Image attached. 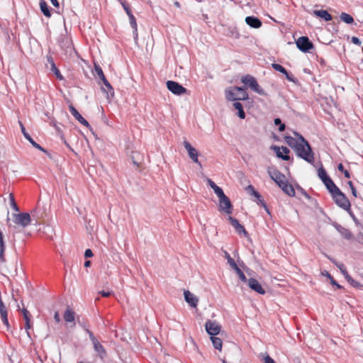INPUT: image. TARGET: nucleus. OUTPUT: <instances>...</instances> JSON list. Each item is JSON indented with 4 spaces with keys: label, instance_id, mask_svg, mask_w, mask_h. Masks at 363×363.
I'll return each mask as SVG.
<instances>
[{
    "label": "nucleus",
    "instance_id": "nucleus-1",
    "mask_svg": "<svg viewBox=\"0 0 363 363\" xmlns=\"http://www.w3.org/2000/svg\"><path fill=\"white\" fill-rule=\"evenodd\" d=\"M294 134L298 137V139L291 136H286V143L295 150L298 157L310 164H313L314 162V153L311 145L301 135L296 132H294Z\"/></svg>",
    "mask_w": 363,
    "mask_h": 363
},
{
    "label": "nucleus",
    "instance_id": "nucleus-2",
    "mask_svg": "<svg viewBox=\"0 0 363 363\" xmlns=\"http://www.w3.org/2000/svg\"><path fill=\"white\" fill-rule=\"evenodd\" d=\"M328 191L339 207L347 211H350L351 204L350 201L336 185H334L333 187L328 189Z\"/></svg>",
    "mask_w": 363,
    "mask_h": 363
},
{
    "label": "nucleus",
    "instance_id": "nucleus-3",
    "mask_svg": "<svg viewBox=\"0 0 363 363\" xmlns=\"http://www.w3.org/2000/svg\"><path fill=\"white\" fill-rule=\"evenodd\" d=\"M225 97L228 101H244L248 99L245 88L234 86L225 90Z\"/></svg>",
    "mask_w": 363,
    "mask_h": 363
},
{
    "label": "nucleus",
    "instance_id": "nucleus-4",
    "mask_svg": "<svg viewBox=\"0 0 363 363\" xmlns=\"http://www.w3.org/2000/svg\"><path fill=\"white\" fill-rule=\"evenodd\" d=\"M86 333L89 335L90 340L93 345L94 351L97 353L98 356L104 359L106 357V351L104 347L99 341V340L94 336V333L87 328H85Z\"/></svg>",
    "mask_w": 363,
    "mask_h": 363
},
{
    "label": "nucleus",
    "instance_id": "nucleus-5",
    "mask_svg": "<svg viewBox=\"0 0 363 363\" xmlns=\"http://www.w3.org/2000/svg\"><path fill=\"white\" fill-rule=\"evenodd\" d=\"M241 81L245 84H247L249 87L255 91L256 93L259 94V95L266 96L267 94L265 91L260 87V86L258 84L257 80L255 77L252 76H250L249 74L245 75L242 77Z\"/></svg>",
    "mask_w": 363,
    "mask_h": 363
},
{
    "label": "nucleus",
    "instance_id": "nucleus-6",
    "mask_svg": "<svg viewBox=\"0 0 363 363\" xmlns=\"http://www.w3.org/2000/svg\"><path fill=\"white\" fill-rule=\"evenodd\" d=\"M13 217L15 224L23 228L28 226L31 221L30 214L28 213L13 214Z\"/></svg>",
    "mask_w": 363,
    "mask_h": 363
},
{
    "label": "nucleus",
    "instance_id": "nucleus-7",
    "mask_svg": "<svg viewBox=\"0 0 363 363\" xmlns=\"http://www.w3.org/2000/svg\"><path fill=\"white\" fill-rule=\"evenodd\" d=\"M267 172L271 179L274 180L279 187L281 186L285 182H286L284 174L281 173L275 168L269 167Z\"/></svg>",
    "mask_w": 363,
    "mask_h": 363
},
{
    "label": "nucleus",
    "instance_id": "nucleus-8",
    "mask_svg": "<svg viewBox=\"0 0 363 363\" xmlns=\"http://www.w3.org/2000/svg\"><path fill=\"white\" fill-rule=\"evenodd\" d=\"M297 48L303 52H308L313 48V44L306 36H301L296 42Z\"/></svg>",
    "mask_w": 363,
    "mask_h": 363
},
{
    "label": "nucleus",
    "instance_id": "nucleus-9",
    "mask_svg": "<svg viewBox=\"0 0 363 363\" xmlns=\"http://www.w3.org/2000/svg\"><path fill=\"white\" fill-rule=\"evenodd\" d=\"M167 87L172 93L176 95H182L186 92V89L183 86L174 81H167Z\"/></svg>",
    "mask_w": 363,
    "mask_h": 363
},
{
    "label": "nucleus",
    "instance_id": "nucleus-10",
    "mask_svg": "<svg viewBox=\"0 0 363 363\" xmlns=\"http://www.w3.org/2000/svg\"><path fill=\"white\" fill-rule=\"evenodd\" d=\"M318 176L323 182L328 190L335 185L322 166L318 169Z\"/></svg>",
    "mask_w": 363,
    "mask_h": 363
},
{
    "label": "nucleus",
    "instance_id": "nucleus-11",
    "mask_svg": "<svg viewBox=\"0 0 363 363\" xmlns=\"http://www.w3.org/2000/svg\"><path fill=\"white\" fill-rule=\"evenodd\" d=\"M219 200V210L220 211H223L224 213L227 214L232 213L233 210V206L232 203L229 199V198L227 196H224L220 199Z\"/></svg>",
    "mask_w": 363,
    "mask_h": 363
},
{
    "label": "nucleus",
    "instance_id": "nucleus-12",
    "mask_svg": "<svg viewBox=\"0 0 363 363\" xmlns=\"http://www.w3.org/2000/svg\"><path fill=\"white\" fill-rule=\"evenodd\" d=\"M184 146L186 150L187 151L189 157L191 158V160L194 162L201 165V163L198 159L199 154L197 150L194 147H192L191 145L186 140L184 141Z\"/></svg>",
    "mask_w": 363,
    "mask_h": 363
},
{
    "label": "nucleus",
    "instance_id": "nucleus-13",
    "mask_svg": "<svg viewBox=\"0 0 363 363\" xmlns=\"http://www.w3.org/2000/svg\"><path fill=\"white\" fill-rule=\"evenodd\" d=\"M205 327L206 332L211 337L218 335L220 331V326L216 321L208 320L206 323Z\"/></svg>",
    "mask_w": 363,
    "mask_h": 363
},
{
    "label": "nucleus",
    "instance_id": "nucleus-14",
    "mask_svg": "<svg viewBox=\"0 0 363 363\" xmlns=\"http://www.w3.org/2000/svg\"><path fill=\"white\" fill-rule=\"evenodd\" d=\"M184 296L185 301L188 303V304L192 308H196L199 298L192 293H191L188 290H185L184 291Z\"/></svg>",
    "mask_w": 363,
    "mask_h": 363
},
{
    "label": "nucleus",
    "instance_id": "nucleus-15",
    "mask_svg": "<svg viewBox=\"0 0 363 363\" xmlns=\"http://www.w3.org/2000/svg\"><path fill=\"white\" fill-rule=\"evenodd\" d=\"M249 287L259 294H264L265 291L258 281L254 278H250L247 281Z\"/></svg>",
    "mask_w": 363,
    "mask_h": 363
},
{
    "label": "nucleus",
    "instance_id": "nucleus-16",
    "mask_svg": "<svg viewBox=\"0 0 363 363\" xmlns=\"http://www.w3.org/2000/svg\"><path fill=\"white\" fill-rule=\"evenodd\" d=\"M19 124L21 125V129L23 135L31 143V145L34 147L40 150V151L47 153V150H45L43 147H41L39 144H38L33 140V138H31L30 135L26 132L25 127L21 121H19Z\"/></svg>",
    "mask_w": 363,
    "mask_h": 363
},
{
    "label": "nucleus",
    "instance_id": "nucleus-17",
    "mask_svg": "<svg viewBox=\"0 0 363 363\" xmlns=\"http://www.w3.org/2000/svg\"><path fill=\"white\" fill-rule=\"evenodd\" d=\"M273 149L276 151V154L278 157L281 158L285 161L290 160V157L289 155L290 151L286 147L282 146L281 147H279L274 146Z\"/></svg>",
    "mask_w": 363,
    "mask_h": 363
},
{
    "label": "nucleus",
    "instance_id": "nucleus-18",
    "mask_svg": "<svg viewBox=\"0 0 363 363\" xmlns=\"http://www.w3.org/2000/svg\"><path fill=\"white\" fill-rule=\"evenodd\" d=\"M46 60H47L46 66L48 67V66H50V69L54 72V74H55L56 77L58 79L62 80L63 79V77L60 74V70L56 67L55 63L52 57L51 56H47Z\"/></svg>",
    "mask_w": 363,
    "mask_h": 363
},
{
    "label": "nucleus",
    "instance_id": "nucleus-19",
    "mask_svg": "<svg viewBox=\"0 0 363 363\" xmlns=\"http://www.w3.org/2000/svg\"><path fill=\"white\" fill-rule=\"evenodd\" d=\"M69 109L70 113L75 118V119L78 121L81 124L86 127L90 126L88 121L82 116V115L77 111V110L73 106H69Z\"/></svg>",
    "mask_w": 363,
    "mask_h": 363
},
{
    "label": "nucleus",
    "instance_id": "nucleus-20",
    "mask_svg": "<svg viewBox=\"0 0 363 363\" xmlns=\"http://www.w3.org/2000/svg\"><path fill=\"white\" fill-rule=\"evenodd\" d=\"M228 220L238 233H242L245 235H247V233L245 230V228L239 223V221L236 218H234L232 216H229Z\"/></svg>",
    "mask_w": 363,
    "mask_h": 363
},
{
    "label": "nucleus",
    "instance_id": "nucleus-21",
    "mask_svg": "<svg viewBox=\"0 0 363 363\" xmlns=\"http://www.w3.org/2000/svg\"><path fill=\"white\" fill-rule=\"evenodd\" d=\"M246 23L253 28H259L262 26L261 21L255 16H247L245 18Z\"/></svg>",
    "mask_w": 363,
    "mask_h": 363
},
{
    "label": "nucleus",
    "instance_id": "nucleus-22",
    "mask_svg": "<svg viewBox=\"0 0 363 363\" xmlns=\"http://www.w3.org/2000/svg\"><path fill=\"white\" fill-rule=\"evenodd\" d=\"M63 318L67 323H73V326L75 325V313L71 308H67L65 311Z\"/></svg>",
    "mask_w": 363,
    "mask_h": 363
},
{
    "label": "nucleus",
    "instance_id": "nucleus-23",
    "mask_svg": "<svg viewBox=\"0 0 363 363\" xmlns=\"http://www.w3.org/2000/svg\"><path fill=\"white\" fill-rule=\"evenodd\" d=\"M313 13L315 16L324 19L325 21L332 20V16L326 10H315Z\"/></svg>",
    "mask_w": 363,
    "mask_h": 363
},
{
    "label": "nucleus",
    "instance_id": "nucleus-24",
    "mask_svg": "<svg viewBox=\"0 0 363 363\" xmlns=\"http://www.w3.org/2000/svg\"><path fill=\"white\" fill-rule=\"evenodd\" d=\"M335 228L344 238L350 240L352 238V234L348 229L341 226L340 225H337Z\"/></svg>",
    "mask_w": 363,
    "mask_h": 363
},
{
    "label": "nucleus",
    "instance_id": "nucleus-25",
    "mask_svg": "<svg viewBox=\"0 0 363 363\" xmlns=\"http://www.w3.org/2000/svg\"><path fill=\"white\" fill-rule=\"evenodd\" d=\"M280 188L290 196H294L295 195V190L294 187L287 182H285L284 184L280 186Z\"/></svg>",
    "mask_w": 363,
    "mask_h": 363
},
{
    "label": "nucleus",
    "instance_id": "nucleus-26",
    "mask_svg": "<svg viewBox=\"0 0 363 363\" xmlns=\"http://www.w3.org/2000/svg\"><path fill=\"white\" fill-rule=\"evenodd\" d=\"M101 80L103 82V84L106 86V89L103 88L102 90L104 91H106V94L108 96V94H110L111 96V97H113L114 96V91H113V89L111 86V84L108 82V80L106 79V77H104V78L101 79Z\"/></svg>",
    "mask_w": 363,
    "mask_h": 363
},
{
    "label": "nucleus",
    "instance_id": "nucleus-27",
    "mask_svg": "<svg viewBox=\"0 0 363 363\" xmlns=\"http://www.w3.org/2000/svg\"><path fill=\"white\" fill-rule=\"evenodd\" d=\"M60 44L62 48L66 49V51L72 50V42L67 37L62 36V40L60 41Z\"/></svg>",
    "mask_w": 363,
    "mask_h": 363
},
{
    "label": "nucleus",
    "instance_id": "nucleus-28",
    "mask_svg": "<svg viewBox=\"0 0 363 363\" xmlns=\"http://www.w3.org/2000/svg\"><path fill=\"white\" fill-rule=\"evenodd\" d=\"M325 255L328 259H329L333 263H334L336 265V267L340 270V272L342 274H347V271L343 263L337 262L335 259H334L333 258H331L330 257H329L327 255Z\"/></svg>",
    "mask_w": 363,
    "mask_h": 363
},
{
    "label": "nucleus",
    "instance_id": "nucleus-29",
    "mask_svg": "<svg viewBox=\"0 0 363 363\" xmlns=\"http://www.w3.org/2000/svg\"><path fill=\"white\" fill-rule=\"evenodd\" d=\"M211 340L212 342V344L215 349L218 350L219 351H221L222 350V345L223 342L220 338L217 337L215 336L211 337Z\"/></svg>",
    "mask_w": 363,
    "mask_h": 363
},
{
    "label": "nucleus",
    "instance_id": "nucleus-30",
    "mask_svg": "<svg viewBox=\"0 0 363 363\" xmlns=\"http://www.w3.org/2000/svg\"><path fill=\"white\" fill-rule=\"evenodd\" d=\"M128 17H129L130 24L133 29L135 39H137L138 34L137 23H136L135 18L134 17L133 13L130 15H128Z\"/></svg>",
    "mask_w": 363,
    "mask_h": 363
},
{
    "label": "nucleus",
    "instance_id": "nucleus-31",
    "mask_svg": "<svg viewBox=\"0 0 363 363\" xmlns=\"http://www.w3.org/2000/svg\"><path fill=\"white\" fill-rule=\"evenodd\" d=\"M234 108L238 111V116L241 118L244 119L245 118V113L242 108V105L241 103L236 101L233 104Z\"/></svg>",
    "mask_w": 363,
    "mask_h": 363
},
{
    "label": "nucleus",
    "instance_id": "nucleus-32",
    "mask_svg": "<svg viewBox=\"0 0 363 363\" xmlns=\"http://www.w3.org/2000/svg\"><path fill=\"white\" fill-rule=\"evenodd\" d=\"M40 10L46 17H50L51 13L49 10V7L45 1L41 0L40 2Z\"/></svg>",
    "mask_w": 363,
    "mask_h": 363
},
{
    "label": "nucleus",
    "instance_id": "nucleus-33",
    "mask_svg": "<svg viewBox=\"0 0 363 363\" xmlns=\"http://www.w3.org/2000/svg\"><path fill=\"white\" fill-rule=\"evenodd\" d=\"M340 19L347 24H352L354 23V18L350 14L342 12L340 16Z\"/></svg>",
    "mask_w": 363,
    "mask_h": 363
},
{
    "label": "nucleus",
    "instance_id": "nucleus-34",
    "mask_svg": "<svg viewBox=\"0 0 363 363\" xmlns=\"http://www.w3.org/2000/svg\"><path fill=\"white\" fill-rule=\"evenodd\" d=\"M224 257L227 259L228 264L232 269H235L238 267L235 260L230 257V254L227 251H224Z\"/></svg>",
    "mask_w": 363,
    "mask_h": 363
},
{
    "label": "nucleus",
    "instance_id": "nucleus-35",
    "mask_svg": "<svg viewBox=\"0 0 363 363\" xmlns=\"http://www.w3.org/2000/svg\"><path fill=\"white\" fill-rule=\"evenodd\" d=\"M234 270L236 272V273L238 274L240 279L243 281V282H247L248 279H247L246 276L245 275V274L242 272V271L238 267H237L236 268L234 269Z\"/></svg>",
    "mask_w": 363,
    "mask_h": 363
},
{
    "label": "nucleus",
    "instance_id": "nucleus-36",
    "mask_svg": "<svg viewBox=\"0 0 363 363\" xmlns=\"http://www.w3.org/2000/svg\"><path fill=\"white\" fill-rule=\"evenodd\" d=\"M9 203L11 207L16 211H19V208L15 201L14 196L13 194H9Z\"/></svg>",
    "mask_w": 363,
    "mask_h": 363
},
{
    "label": "nucleus",
    "instance_id": "nucleus-37",
    "mask_svg": "<svg viewBox=\"0 0 363 363\" xmlns=\"http://www.w3.org/2000/svg\"><path fill=\"white\" fill-rule=\"evenodd\" d=\"M272 67L276 71H278L284 74H286V72H287L286 69L281 65L277 64V63H273V64H272Z\"/></svg>",
    "mask_w": 363,
    "mask_h": 363
},
{
    "label": "nucleus",
    "instance_id": "nucleus-38",
    "mask_svg": "<svg viewBox=\"0 0 363 363\" xmlns=\"http://www.w3.org/2000/svg\"><path fill=\"white\" fill-rule=\"evenodd\" d=\"M94 70L100 79L106 77L101 67L99 65L94 64Z\"/></svg>",
    "mask_w": 363,
    "mask_h": 363
},
{
    "label": "nucleus",
    "instance_id": "nucleus-39",
    "mask_svg": "<svg viewBox=\"0 0 363 363\" xmlns=\"http://www.w3.org/2000/svg\"><path fill=\"white\" fill-rule=\"evenodd\" d=\"M323 274L326 276L330 279V283L333 285L336 286L337 289H340L342 287L340 284L337 283V281L333 279V277L330 274L329 272L325 271L324 273H323Z\"/></svg>",
    "mask_w": 363,
    "mask_h": 363
},
{
    "label": "nucleus",
    "instance_id": "nucleus-40",
    "mask_svg": "<svg viewBox=\"0 0 363 363\" xmlns=\"http://www.w3.org/2000/svg\"><path fill=\"white\" fill-rule=\"evenodd\" d=\"M125 11L127 15L132 14L129 5L124 0H118Z\"/></svg>",
    "mask_w": 363,
    "mask_h": 363
},
{
    "label": "nucleus",
    "instance_id": "nucleus-41",
    "mask_svg": "<svg viewBox=\"0 0 363 363\" xmlns=\"http://www.w3.org/2000/svg\"><path fill=\"white\" fill-rule=\"evenodd\" d=\"M247 189L250 191L251 195L254 196L255 198L260 197V194L257 191L252 185H249Z\"/></svg>",
    "mask_w": 363,
    "mask_h": 363
},
{
    "label": "nucleus",
    "instance_id": "nucleus-42",
    "mask_svg": "<svg viewBox=\"0 0 363 363\" xmlns=\"http://www.w3.org/2000/svg\"><path fill=\"white\" fill-rule=\"evenodd\" d=\"M256 199H257V203H258L259 204H260L261 206H263V208L265 209V211H266L268 213H269V208H268V207H267V206L266 203L264 202V199H263L262 196L260 195V197H259V198H256Z\"/></svg>",
    "mask_w": 363,
    "mask_h": 363
},
{
    "label": "nucleus",
    "instance_id": "nucleus-43",
    "mask_svg": "<svg viewBox=\"0 0 363 363\" xmlns=\"http://www.w3.org/2000/svg\"><path fill=\"white\" fill-rule=\"evenodd\" d=\"M274 124L279 125V130L280 132H282V131H284L285 130V128H286L285 125L284 123H281V121L280 118H275L274 119Z\"/></svg>",
    "mask_w": 363,
    "mask_h": 363
},
{
    "label": "nucleus",
    "instance_id": "nucleus-44",
    "mask_svg": "<svg viewBox=\"0 0 363 363\" xmlns=\"http://www.w3.org/2000/svg\"><path fill=\"white\" fill-rule=\"evenodd\" d=\"M215 194L217 195V196L218 197V199L224 196L225 194H224L223 189L218 186L215 190H213Z\"/></svg>",
    "mask_w": 363,
    "mask_h": 363
},
{
    "label": "nucleus",
    "instance_id": "nucleus-45",
    "mask_svg": "<svg viewBox=\"0 0 363 363\" xmlns=\"http://www.w3.org/2000/svg\"><path fill=\"white\" fill-rule=\"evenodd\" d=\"M347 183H348V185L350 186V187L351 189L352 194L354 197H357V191L355 187L354 186L353 183L351 181H349Z\"/></svg>",
    "mask_w": 363,
    "mask_h": 363
},
{
    "label": "nucleus",
    "instance_id": "nucleus-46",
    "mask_svg": "<svg viewBox=\"0 0 363 363\" xmlns=\"http://www.w3.org/2000/svg\"><path fill=\"white\" fill-rule=\"evenodd\" d=\"M4 252H5V248H0V262L1 263L6 262Z\"/></svg>",
    "mask_w": 363,
    "mask_h": 363
},
{
    "label": "nucleus",
    "instance_id": "nucleus-47",
    "mask_svg": "<svg viewBox=\"0 0 363 363\" xmlns=\"http://www.w3.org/2000/svg\"><path fill=\"white\" fill-rule=\"evenodd\" d=\"M0 248H5L4 235L1 230H0Z\"/></svg>",
    "mask_w": 363,
    "mask_h": 363
},
{
    "label": "nucleus",
    "instance_id": "nucleus-48",
    "mask_svg": "<svg viewBox=\"0 0 363 363\" xmlns=\"http://www.w3.org/2000/svg\"><path fill=\"white\" fill-rule=\"evenodd\" d=\"M22 313L25 320H30L29 312L26 308L22 309Z\"/></svg>",
    "mask_w": 363,
    "mask_h": 363
},
{
    "label": "nucleus",
    "instance_id": "nucleus-49",
    "mask_svg": "<svg viewBox=\"0 0 363 363\" xmlns=\"http://www.w3.org/2000/svg\"><path fill=\"white\" fill-rule=\"evenodd\" d=\"M351 41L352 43H354V45H360L362 43L361 40L357 37H355V36H353L352 38Z\"/></svg>",
    "mask_w": 363,
    "mask_h": 363
},
{
    "label": "nucleus",
    "instance_id": "nucleus-50",
    "mask_svg": "<svg viewBox=\"0 0 363 363\" xmlns=\"http://www.w3.org/2000/svg\"><path fill=\"white\" fill-rule=\"evenodd\" d=\"M286 76V78L290 81L294 82L296 81L295 77L293 74H289L288 72H286V74H284Z\"/></svg>",
    "mask_w": 363,
    "mask_h": 363
},
{
    "label": "nucleus",
    "instance_id": "nucleus-51",
    "mask_svg": "<svg viewBox=\"0 0 363 363\" xmlns=\"http://www.w3.org/2000/svg\"><path fill=\"white\" fill-rule=\"evenodd\" d=\"M30 320H26V325H25V328H26V333L28 335V336L30 337V333H29V329L30 328Z\"/></svg>",
    "mask_w": 363,
    "mask_h": 363
},
{
    "label": "nucleus",
    "instance_id": "nucleus-52",
    "mask_svg": "<svg viewBox=\"0 0 363 363\" xmlns=\"http://www.w3.org/2000/svg\"><path fill=\"white\" fill-rule=\"evenodd\" d=\"M264 363H276L274 360L269 357V355H267L264 359Z\"/></svg>",
    "mask_w": 363,
    "mask_h": 363
},
{
    "label": "nucleus",
    "instance_id": "nucleus-53",
    "mask_svg": "<svg viewBox=\"0 0 363 363\" xmlns=\"http://www.w3.org/2000/svg\"><path fill=\"white\" fill-rule=\"evenodd\" d=\"M92 256H93V252H92L91 250H90V249L86 250V251L84 252V257L86 258H88V257H91Z\"/></svg>",
    "mask_w": 363,
    "mask_h": 363
},
{
    "label": "nucleus",
    "instance_id": "nucleus-54",
    "mask_svg": "<svg viewBox=\"0 0 363 363\" xmlns=\"http://www.w3.org/2000/svg\"><path fill=\"white\" fill-rule=\"evenodd\" d=\"M99 294L104 297H108L111 295V292L109 291H101Z\"/></svg>",
    "mask_w": 363,
    "mask_h": 363
},
{
    "label": "nucleus",
    "instance_id": "nucleus-55",
    "mask_svg": "<svg viewBox=\"0 0 363 363\" xmlns=\"http://www.w3.org/2000/svg\"><path fill=\"white\" fill-rule=\"evenodd\" d=\"M54 319L57 322V323H60V314L57 311H56L54 314Z\"/></svg>",
    "mask_w": 363,
    "mask_h": 363
},
{
    "label": "nucleus",
    "instance_id": "nucleus-56",
    "mask_svg": "<svg viewBox=\"0 0 363 363\" xmlns=\"http://www.w3.org/2000/svg\"><path fill=\"white\" fill-rule=\"evenodd\" d=\"M345 278L347 280V281L352 283L354 280L352 279V277L349 275L348 272H347V274H343Z\"/></svg>",
    "mask_w": 363,
    "mask_h": 363
},
{
    "label": "nucleus",
    "instance_id": "nucleus-57",
    "mask_svg": "<svg viewBox=\"0 0 363 363\" xmlns=\"http://www.w3.org/2000/svg\"><path fill=\"white\" fill-rule=\"evenodd\" d=\"M358 242L363 245V234L358 235Z\"/></svg>",
    "mask_w": 363,
    "mask_h": 363
},
{
    "label": "nucleus",
    "instance_id": "nucleus-58",
    "mask_svg": "<svg viewBox=\"0 0 363 363\" xmlns=\"http://www.w3.org/2000/svg\"><path fill=\"white\" fill-rule=\"evenodd\" d=\"M337 169L339 171L343 172L345 169H344V166L342 163H340L337 166Z\"/></svg>",
    "mask_w": 363,
    "mask_h": 363
},
{
    "label": "nucleus",
    "instance_id": "nucleus-59",
    "mask_svg": "<svg viewBox=\"0 0 363 363\" xmlns=\"http://www.w3.org/2000/svg\"><path fill=\"white\" fill-rule=\"evenodd\" d=\"M51 3L52 4V5L55 7H58L59 6V3H58V1L57 0H50Z\"/></svg>",
    "mask_w": 363,
    "mask_h": 363
},
{
    "label": "nucleus",
    "instance_id": "nucleus-60",
    "mask_svg": "<svg viewBox=\"0 0 363 363\" xmlns=\"http://www.w3.org/2000/svg\"><path fill=\"white\" fill-rule=\"evenodd\" d=\"M343 173H344V175H345V177H347V178H350V172L347 170L345 169L343 172Z\"/></svg>",
    "mask_w": 363,
    "mask_h": 363
},
{
    "label": "nucleus",
    "instance_id": "nucleus-61",
    "mask_svg": "<svg viewBox=\"0 0 363 363\" xmlns=\"http://www.w3.org/2000/svg\"><path fill=\"white\" fill-rule=\"evenodd\" d=\"M208 185L211 187L213 186L214 184H216L213 181H212L211 179H208Z\"/></svg>",
    "mask_w": 363,
    "mask_h": 363
},
{
    "label": "nucleus",
    "instance_id": "nucleus-62",
    "mask_svg": "<svg viewBox=\"0 0 363 363\" xmlns=\"http://www.w3.org/2000/svg\"><path fill=\"white\" fill-rule=\"evenodd\" d=\"M90 265H91V262L89 260L85 261V262H84L85 267H89Z\"/></svg>",
    "mask_w": 363,
    "mask_h": 363
},
{
    "label": "nucleus",
    "instance_id": "nucleus-63",
    "mask_svg": "<svg viewBox=\"0 0 363 363\" xmlns=\"http://www.w3.org/2000/svg\"><path fill=\"white\" fill-rule=\"evenodd\" d=\"M174 5L177 6V7H180V4L178 1H175L174 2Z\"/></svg>",
    "mask_w": 363,
    "mask_h": 363
},
{
    "label": "nucleus",
    "instance_id": "nucleus-64",
    "mask_svg": "<svg viewBox=\"0 0 363 363\" xmlns=\"http://www.w3.org/2000/svg\"><path fill=\"white\" fill-rule=\"evenodd\" d=\"M218 186H217L216 184H213V186H211V188L215 190Z\"/></svg>",
    "mask_w": 363,
    "mask_h": 363
}]
</instances>
